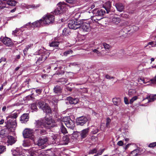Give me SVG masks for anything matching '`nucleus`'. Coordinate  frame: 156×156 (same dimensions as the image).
<instances>
[{
    "label": "nucleus",
    "instance_id": "obj_1",
    "mask_svg": "<svg viewBox=\"0 0 156 156\" xmlns=\"http://www.w3.org/2000/svg\"><path fill=\"white\" fill-rule=\"evenodd\" d=\"M90 12H85V15H88L89 17L91 18V20L93 22H97V21L100 20L102 18V16L105 13V11L103 9H95L92 12L93 14V16H92L91 15H90Z\"/></svg>",
    "mask_w": 156,
    "mask_h": 156
},
{
    "label": "nucleus",
    "instance_id": "obj_2",
    "mask_svg": "<svg viewBox=\"0 0 156 156\" xmlns=\"http://www.w3.org/2000/svg\"><path fill=\"white\" fill-rule=\"evenodd\" d=\"M36 127H39L43 126L44 128L49 129L55 126V123L53 122L51 117L48 118L47 117L43 119H40L36 121Z\"/></svg>",
    "mask_w": 156,
    "mask_h": 156
},
{
    "label": "nucleus",
    "instance_id": "obj_3",
    "mask_svg": "<svg viewBox=\"0 0 156 156\" xmlns=\"http://www.w3.org/2000/svg\"><path fill=\"white\" fill-rule=\"evenodd\" d=\"M50 53L46 49L43 48H41L34 54V55H40L41 57H38V59L37 61V62H40V61H44L48 58Z\"/></svg>",
    "mask_w": 156,
    "mask_h": 156
},
{
    "label": "nucleus",
    "instance_id": "obj_4",
    "mask_svg": "<svg viewBox=\"0 0 156 156\" xmlns=\"http://www.w3.org/2000/svg\"><path fill=\"white\" fill-rule=\"evenodd\" d=\"M57 7L54 11L55 14H61L66 12L69 7V5L64 2H60L57 5Z\"/></svg>",
    "mask_w": 156,
    "mask_h": 156
},
{
    "label": "nucleus",
    "instance_id": "obj_5",
    "mask_svg": "<svg viewBox=\"0 0 156 156\" xmlns=\"http://www.w3.org/2000/svg\"><path fill=\"white\" fill-rule=\"evenodd\" d=\"M12 156H27L30 151L23 149L21 147H17L12 150Z\"/></svg>",
    "mask_w": 156,
    "mask_h": 156
},
{
    "label": "nucleus",
    "instance_id": "obj_6",
    "mask_svg": "<svg viewBox=\"0 0 156 156\" xmlns=\"http://www.w3.org/2000/svg\"><path fill=\"white\" fill-rule=\"evenodd\" d=\"M51 137L52 138V139L53 140V141H52V144H56L59 145V144H61V145H66L69 142V138L68 136H63L62 139L60 141L58 144V142L57 143H56V141L57 140V135L56 134L54 133L52 134L51 136Z\"/></svg>",
    "mask_w": 156,
    "mask_h": 156
},
{
    "label": "nucleus",
    "instance_id": "obj_7",
    "mask_svg": "<svg viewBox=\"0 0 156 156\" xmlns=\"http://www.w3.org/2000/svg\"><path fill=\"white\" fill-rule=\"evenodd\" d=\"M44 26L49 25L54 23L55 20L54 16L51 14H48L44 15L42 18Z\"/></svg>",
    "mask_w": 156,
    "mask_h": 156
},
{
    "label": "nucleus",
    "instance_id": "obj_8",
    "mask_svg": "<svg viewBox=\"0 0 156 156\" xmlns=\"http://www.w3.org/2000/svg\"><path fill=\"white\" fill-rule=\"evenodd\" d=\"M61 121L68 128L73 129L74 128V121L71 120L69 116H65L61 118Z\"/></svg>",
    "mask_w": 156,
    "mask_h": 156
},
{
    "label": "nucleus",
    "instance_id": "obj_9",
    "mask_svg": "<svg viewBox=\"0 0 156 156\" xmlns=\"http://www.w3.org/2000/svg\"><path fill=\"white\" fill-rule=\"evenodd\" d=\"M5 126L10 132L13 131L17 126V123L15 119H9L5 122Z\"/></svg>",
    "mask_w": 156,
    "mask_h": 156
},
{
    "label": "nucleus",
    "instance_id": "obj_10",
    "mask_svg": "<svg viewBox=\"0 0 156 156\" xmlns=\"http://www.w3.org/2000/svg\"><path fill=\"white\" fill-rule=\"evenodd\" d=\"M39 107L41 109L47 114H51V110L48 105L42 100H40L38 102Z\"/></svg>",
    "mask_w": 156,
    "mask_h": 156
},
{
    "label": "nucleus",
    "instance_id": "obj_11",
    "mask_svg": "<svg viewBox=\"0 0 156 156\" xmlns=\"http://www.w3.org/2000/svg\"><path fill=\"white\" fill-rule=\"evenodd\" d=\"M82 23V20H72L69 21L68 26L70 29L76 30L80 28Z\"/></svg>",
    "mask_w": 156,
    "mask_h": 156
},
{
    "label": "nucleus",
    "instance_id": "obj_12",
    "mask_svg": "<svg viewBox=\"0 0 156 156\" xmlns=\"http://www.w3.org/2000/svg\"><path fill=\"white\" fill-rule=\"evenodd\" d=\"M34 131L33 129L26 128L23 132V137L24 138H29L31 140H34Z\"/></svg>",
    "mask_w": 156,
    "mask_h": 156
},
{
    "label": "nucleus",
    "instance_id": "obj_13",
    "mask_svg": "<svg viewBox=\"0 0 156 156\" xmlns=\"http://www.w3.org/2000/svg\"><path fill=\"white\" fill-rule=\"evenodd\" d=\"M22 32L20 30L16 29L14 31H13L12 34L14 36H18L16 39L17 44H20L23 41L24 38L22 34Z\"/></svg>",
    "mask_w": 156,
    "mask_h": 156
},
{
    "label": "nucleus",
    "instance_id": "obj_14",
    "mask_svg": "<svg viewBox=\"0 0 156 156\" xmlns=\"http://www.w3.org/2000/svg\"><path fill=\"white\" fill-rule=\"evenodd\" d=\"M28 151H30V152L27 156H44V153L40 150L36 149L34 147L28 150Z\"/></svg>",
    "mask_w": 156,
    "mask_h": 156
},
{
    "label": "nucleus",
    "instance_id": "obj_15",
    "mask_svg": "<svg viewBox=\"0 0 156 156\" xmlns=\"http://www.w3.org/2000/svg\"><path fill=\"white\" fill-rule=\"evenodd\" d=\"M20 6L21 8L24 9H35L39 8L40 6V4H31L28 5V4L23 3L21 4Z\"/></svg>",
    "mask_w": 156,
    "mask_h": 156
},
{
    "label": "nucleus",
    "instance_id": "obj_16",
    "mask_svg": "<svg viewBox=\"0 0 156 156\" xmlns=\"http://www.w3.org/2000/svg\"><path fill=\"white\" fill-rule=\"evenodd\" d=\"M48 140V138L47 137H43L40 138L37 142V145L41 147L42 149L44 148L46 146V143Z\"/></svg>",
    "mask_w": 156,
    "mask_h": 156
},
{
    "label": "nucleus",
    "instance_id": "obj_17",
    "mask_svg": "<svg viewBox=\"0 0 156 156\" xmlns=\"http://www.w3.org/2000/svg\"><path fill=\"white\" fill-rule=\"evenodd\" d=\"M90 21H87V22H83L82 20V24L80 27L83 31L86 32L89 31L90 30V26L89 22Z\"/></svg>",
    "mask_w": 156,
    "mask_h": 156
},
{
    "label": "nucleus",
    "instance_id": "obj_18",
    "mask_svg": "<svg viewBox=\"0 0 156 156\" xmlns=\"http://www.w3.org/2000/svg\"><path fill=\"white\" fill-rule=\"evenodd\" d=\"M87 121V118L84 116H82L77 118L76 123L77 125L83 126Z\"/></svg>",
    "mask_w": 156,
    "mask_h": 156
},
{
    "label": "nucleus",
    "instance_id": "obj_19",
    "mask_svg": "<svg viewBox=\"0 0 156 156\" xmlns=\"http://www.w3.org/2000/svg\"><path fill=\"white\" fill-rule=\"evenodd\" d=\"M32 25H33V28L35 27H39L41 26H44V25H43V21L42 18L39 20H37L32 23Z\"/></svg>",
    "mask_w": 156,
    "mask_h": 156
},
{
    "label": "nucleus",
    "instance_id": "obj_20",
    "mask_svg": "<svg viewBox=\"0 0 156 156\" xmlns=\"http://www.w3.org/2000/svg\"><path fill=\"white\" fill-rule=\"evenodd\" d=\"M3 43L6 46L10 47L12 45L11 40L9 38L5 37L2 40Z\"/></svg>",
    "mask_w": 156,
    "mask_h": 156
},
{
    "label": "nucleus",
    "instance_id": "obj_21",
    "mask_svg": "<svg viewBox=\"0 0 156 156\" xmlns=\"http://www.w3.org/2000/svg\"><path fill=\"white\" fill-rule=\"evenodd\" d=\"M89 130L90 128H88L83 129L80 133L81 139L85 138L87 136L88 134Z\"/></svg>",
    "mask_w": 156,
    "mask_h": 156
},
{
    "label": "nucleus",
    "instance_id": "obj_22",
    "mask_svg": "<svg viewBox=\"0 0 156 156\" xmlns=\"http://www.w3.org/2000/svg\"><path fill=\"white\" fill-rule=\"evenodd\" d=\"M6 128L2 129L0 130V136L2 138H4L7 136L8 134L11 132Z\"/></svg>",
    "mask_w": 156,
    "mask_h": 156
},
{
    "label": "nucleus",
    "instance_id": "obj_23",
    "mask_svg": "<svg viewBox=\"0 0 156 156\" xmlns=\"http://www.w3.org/2000/svg\"><path fill=\"white\" fill-rule=\"evenodd\" d=\"M7 142L8 145H12L14 144L16 141V140L12 136H7Z\"/></svg>",
    "mask_w": 156,
    "mask_h": 156
},
{
    "label": "nucleus",
    "instance_id": "obj_24",
    "mask_svg": "<svg viewBox=\"0 0 156 156\" xmlns=\"http://www.w3.org/2000/svg\"><path fill=\"white\" fill-rule=\"evenodd\" d=\"M29 116L28 114H24L20 117V120L22 123H25L28 121Z\"/></svg>",
    "mask_w": 156,
    "mask_h": 156
},
{
    "label": "nucleus",
    "instance_id": "obj_25",
    "mask_svg": "<svg viewBox=\"0 0 156 156\" xmlns=\"http://www.w3.org/2000/svg\"><path fill=\"white\" fill-rule=\"evenodd\" d=\"M146 99H148V103L153 101L156 99V94L154 95H148L145 98H144L142 101Z\"/></svg>",
    "mask_w": 156,
    "mask_h": 156
},
{
    "label": "nucleus",
    "instance_id": "obj_26",
    "mask_svg": "<svg viewBox=\"0 0 156 156\" xmlns=\"http://www.w3.org/2000/svg\"><path fill=\"white\" fill-rule=\"evenodd\" d=\"M67 100L69 101V103L71 104H77L79 101L77 98H73L69 97L67 98Z\"/></svg>",
    "mask_w": 156,
    "mask_h": 156
},
{
    "label": "nucleus",
    "instance_id": "obj_27",
    "mask_svg": "<svg viewBox=\"0 0 156 156\" xmlns=\"http://www.w3.org/2000/svg\"><path fill=\"white\" fill-rule=\"evenodd\" d=\"M4 2H5L7 5L13 6H15L16 3V1L14 0H3ZM7 7L6 6V7Z\"/></svg>",
    "mask_w": 156,
    "mask_h": 156
},
{
    "label": "nucleus",
    "instance_id": "obj_28",
    "mask_svg": "<svg viewBox=\"0 0 156 156\" xmlns=\"http://www.w3.org/2000/svg\"><path fill=\"white\" fill-rule=\"evenodd\" d=\"M111 6V3L109 2H107L105 4L103 5V7L105 9L107 13H108L110 10V8Z\"/></svg>",
    "mask_w": 156,
    "mask_h": 156
},
{
    "label": "nucleus",
    "instance_id": "obj_29",
    "mask_svg": "<svg viewBox=\"0 0 156 156\" xmlns=\"http://www.w3.org/2000/svg\"><path fill=\"white\" fill-rule=\"evenodd\" d=\"M115 6L117 10L120 12L122 11L124 9V6L122 3H116L115 4Z\"/></svg>",
    "mask_w": 156,
    "mask_h": 156
},
{
    "label": "nucleus",
    "instance_id": "obj_30",
    "mask_svg": "<svg viewBox=\"0 0 156 156\" xmlns=\"http://www.w3.org/2000/svg\"><path fill=\"white\" fill-rule=\"evenodd\" d=\"M112 102L114 104L117 106H118L121 103V99L119 98H114L112 99Z\"/></svg>",
    "mask_w": 156,
    "mask_h": 156
},
{
    "label": "nucleus",
    "instance_id": "obj_31",
    "mask_svg": "<svg viewBox=\"0 0 156 156\" xmlns=\"http://www.w3.org/2000/svg\"><path fill=\"white\" fill-rule=\"evenodd\" d=\"M61 123L60 130L61 132L63 134H66L67 133V130L66 128L63 126V123L60 121Z\"/></svg>",
    "mask_w": 156,
    "mask_h": 156
},
{
    "label": "nucleus",
    "instance_id": "obj_32",
    "mask_svg": "<svg viewBox=\"0 0 156 156\" xmlns=\"http://www.w3.org/2000/svg\"><path fill=\"white\" fill-rule=\"evenodd\" d=\"M121 20V19L120 18L114 17L112 19V22L113 23L115 24H118L119 23Z\"/></svg>",
    "mask_w": 156,
    "mask_h": 156
},
{
    "label": "nucleus",
    "instance_id": "obj_33",
    "mask_svg": "<svg viewBox=\"0 0 156 156\" xmlns=\"http://www.w3.org/2000/svg\"><path fill=\"white\" fill-rule=\"evenodd\" d=\"M23 27L24 28H26L29 30H31L32 28H33L32 23H31L30 22H28L24 25L23 26Z\"/></svg>",
    "mask_w": 156,
    "mask_h": 156
},
{
    "label": "nucleus",
    "instance_id": "obj_34",
    "mask_svg": "<svg viewBox=\"0 0 156 156\" xmlns=\"http://www.w3.org/2000/svg\"><path fill=\"white\" fill-rule=\"evenodd\" d=\"M70 32L69 28H65L63 30L62 34L64 36H67L70 34Z\"/></svg>",
    "mask_w": 156,
    "mask_h": 156
},
{
    "label": "nucleus",
    "instance_id": "obj_35",
    "mask_svg": "<svg viewBox=\"0 0 156 156\" xmlns=\"http://www.w3.org/2000/svg\"><path fill=\"white\" fill-rule=\"evenodd\" d=\"M81 14L80 12H74L72 14V16L73 17L75 20H77L80 16Z\"/></svg>",
    "mask_w": 156,
    "mask_h": 156
},
{
    "label": "nucleus",
    "instance_id": "obj_36",
    "mask_svg": "<svg viewBox=\"0 0 156 156\" xmlns=\"http://www.w3.org/2000/svg\"><path fill=\"white\" fill-rule=\"evenodd\" d=\"M33 44H30L27 45L23 50V53L24 55H26L28 49L31 48L33 47Z\"/></svg>",
    "mask_w": 156,
    "mask_h": 156
},
{
    "label": "nucleus",
    "instance_id": "obj_37",
    "mask_svg": "<svg viewBox=\"0 0 156 156\" xmlns=\"http://www.w3.org/2000/svg\"><path fill=\"white\" fill-rule=\"evenodd\" d=\"M80 135L79 132L77 131L74 132L72 135V138L73 139H77Z\"/></svg>",
    "mask_w": 156,
    "mask_h": 156
},
{
    "label": "nucleus",
    "instance_id": "obj_38",
    "mask_svg": "<svg viewBox=\"0 0 156 156\" xmlns=\"http://www.w3.org/2000/svg\"><path fill=\"white\" fill-rule=\"evenodd\" d=\"M36 128H38L39 129H36L35 130H38L39 131L40 130V133L41 135H44L46 133V131L43 129V127H44V126H40L39 127H36Z\"/></svg>",
    "mask_w": 156,
    "mask_h": 156
},
{
    "label": "nucleus",
    "instance_id": "obj_39",
    "mask_svg": "<svg viewBox=\"0 0 156 156\" xmlns=\"http://www.w3.org/2000/svg\"><path fill=\"white\" fill-rule=\"evenodd\" d=\"M54 90L55 93L59 94L61 91L62 88L60 86H57L54 87Z\"/></svg>",
    "mask_w": 156,
    "mask_h": 156
},
{
    "label": "nucleus",
    "instance_id": "obj_40",
    "mask_svg": "<svg viewBox=\"0 0 156 156\" xmlns=\"http://www.w3.org/2000/svg\"><path fill=\"white\" fill-rule=\"evenodd\" d=\"M17 116V113H14L7 116L6 117V119H8L9 118H11V119H15Z\"/></svg>",
    "mask_w": 156,
    "mask_h": 156
},
{
    "label": "nucleus",
    "instance_id": "obj_41",
    "mask_svg": "<svg viewBox=\"0 0 156 156\" xmlns=\"http://www.w3.org/2000/svg\"><path fill=\"white\" fill-rule=\"evenodd\" d=\"M138 82L139 83L141 84L143 83L146 84L148 82L146 81L142 77H139L138 78Z\"/></svg>",
    "mask_w": 156,
    "mask_h": 156
},
{
    "label": "nucleus",
    "instance_id": "obj_42",
    "mask_svg": "<svg viewBox=\"0 0 156 156\" xmlns=\"http://www.w3.org/2000/svg\"><path fill=\"white\" fill-rule=\"evenodd\" d=\"M139 151L138 149H136L131 152L130 156H136L139 153Z\"/></svg>",
    "mask_w": 156,
    "mask_h": 156
},
{
    "label": "nucleus",
    "instance_id": "obj_43",
    "mask_svg": "<svg viewBox=\"0 0 156 156\" xmlns=\"http://www.w3.org/2000/svg\"><path fill=\"white\" fill-rule=\"evenodd\" d=\"M73 53V51L71 49H69V50L68 51H66L65 52H64V53L63 54V55H62L61 54H60V55H62V56H66L72 54Z\"/></svg>",
    "mask_w": 156,
    "mask_h": 156
},
{
    "label": "nucleus",
    "instance_id": "obj_44",
    "mask_svg": "<svg viewBox=\"0 0 156 156\" xmlns=\"http://www.w3.org/2000/svg\"><path fill=\"white\" fill-rule=\"evenodd\" d=\"M51 99L52 100V101L57 103L58 101L59 98L58 95H55L52 96L51 97Z\"/></svg>",
    "mask_w": 156,
    "mask_h": 156
},
{
    "label": "nucleus",
    "instance_id": "obj_45",
    "mask_svg": "<svg viewBox=\"0 0 156 156\" xmlns=\"http://www.w3.org/2000/svg\"><path fill=\"white\" fill-rule=\"evenodd\" d=\"M5 7H6L5 2H4L3 0V1L0 0V9Z\"/></svg>",
    "mask_w": 156,
    "mask_h": 156
},
{
    "label": "nucleus",
    "instance_id": "obj_46",
    "mask_svg": "<svg viewBox=\"0 0 156 156\" xmlns=\"http://www.w3.org/2000/svg\"><path fill=\"white\" fill-rule=\"evenodd\" d=\"M59 43L58 42L53 41L50 43V46L52 47H57Z\"/></svg>",
    "mask_w": 156,
    "mask_h": 156
},
{
    "label": "nucleus",
    "instance_id": "obj_47",
    "mask_svg": "<svg viewBox=\"0 0 156 156\" xmlns=\"http://www.w3.org/2000/svg\"><path fill=\"white\" fill-rule=\"evenodd\" d=\"M31 109L32 110V112L36 111H37V107L36 104L35 103L32 104L31 105Z\"/></svg>",
    "mask_w": 156,
    "mask_h": 156
},
{
    "label": "nucleus",
    "instance_id": "obj_48",
    "mask_svg": "<svg viewBox=\"0 0 156 156\" xmlns=\"http://www.w3.org/2000/svg\"><path fill=\"white\" fill-rule=\"evenodd\" d=\"M138 99L137 96H134L130 100L129 103L131 104H133V102L136 100Z\"/></svg>",
    "mask_w": 156,
    "mask_h": 156
},
{
    "label": "nucleus",
    "instance_id": "obj_49",
    "mask_svg": "<svg viewBox=\"0 0 156 156\" xmlns=\"http://www.w3.org/2000/svg\"><path fill=\"white\" fill-rule=\"evenodd\" d=\"M6 150L5 147L3 146H0V154L2 153Z\"/></svg>",
    "mask_w": 156,
    "mask_h": 156
},
{
    "label": "nucleus",
    "instance_id": "obj_50",
    "mask_svg": "<svg viewBox=\"0 0 156 156\" xmlns=\"http://www.w3.org/2000/svg\"><path fill=\"white\" fill-rule=\"evenodd\" d=\"M136 91L135 90L130 89L129 90V96H132L135 94Z\"/></svg>",
    "mask_w": 156,
    "mask_h": 156
},
{
    "label": "nucleus",
    "instance_id": "obj_51",
    "mask_svg": "<svg viewBox=\"0 0 156 156\" xmlns=\"http://www.w3.org/2000/svg\"><path fill=\"white\" fill-rule=\"evenodd\" d=\"M33 90L34 91H35L36 93L37 94H40L41 93L42 91V90L40 88L37 89H35V88H33Z\"/></svg>",
    "mask_w": 156,
    "mask_h": 156
},
{
    "label": "nucleus",
    "instance_id": "obj_52",
    "mask_svg": "<svg viewBox=\"0 0 156 156\" xmlns=\"http://www.w3.org/2000/svg\"><path fill=\"white\" fill-rule=\"evenodd\" d=\"M23 145L24 147H27L30 145V144L28 140H25L23 143Z\"/></svg>",
    "mask_w": 156,
    "mask_h": 156
},
{
    "label": "nucleus",
    "instance_id": "obj_53",
    "mask_svg": "<svg viewBox=\"0 0 156 156\" xmlns=\"http://www.w3.org/2000/svg\"><path fill=\"white\" fill-rule=\"evenodd\" d=\"M98 48L93 50V52L97 54V55L100 56V52L98 50Z\"/></svg>",
    "mask_w": 156,
    "mask_h": 156
},
{
    "label": "nucleus",
    "instance_id": "obj_54",
    "mask_svg": "<svg viewBox=\"0 0 156 156\" xmlns=\"http://www.w3.org/2000/svg\"><path fill=\"white\" fill-rule=\"evenodd\" d=\"M111 119L109 118H107L106 119V126L107 127H109L110 123L111 122Z\"/></svg>",
    "mask_w": 156,
    "mask_h": 156
},
{
    "label": "nucleus",
    "instance_id": "obj_55",
    "mask_svg": "<svg viewBox=\"0 0 156 156\" xmlns=\"http://www.w3.org/2000/svg\"><path fill=\"white\" fill-rule=\"evenodd\" d=\"M103 45L105 49H108L110 47L109 45L105 43H103Z\"/></svg>",
    "mask_w": 156,
    "mask_h": 156
},
{
    "label": "nucleus",
    "instance_id": "obj_56",
    "mask_svg": "<svg viewBox=\"0 0 156 156\" xmlns=\"http://www.w3.org/2000/svg\"><path fill=\"white\" fill-rule=\"evenodd\" d=\"M104 151V149H100V150H99L98 151V152L97 154L95 155V156H96L101 155L102 154V153Z\"/></svg>",
    "mask_w": 156,
    "mask_h": 156
},
{
    "label": "nucleus",
    "instance_id": "obj_57",
    "mask_svg": "<svg viewBox=\"0 0 156 156\" xmlns=\"http://www.w3.org/2000/svg\"><path fill=\"white\" fill-rule=\"evenodd\" d=\"M156 146V142L150 143L148 146L150 147H153Z\"/></svg>",
    "mask_w": 156,
    "mask_h": 156
},
{
    "label": "nucleus",
    "instance_id": "obj_58",
    "mask_svg": "<svg viewBox=\"0 0 156 156\" xmlns=\"http://www.w3.org/2000/svg\"><path fill=\"white\" fill-rule=\"evenodd\" d=\"M151 83L153 84H155L156 83V76L151 80Z\"/></svg>",
    "mask_w": 156,
    "mask_h": 156
},
{
    "label": "nucleus",
    "instance_id": "obj_59",
    "mask_svg": "<svg viewBox=\"0 0 156 156\" xmlns=\"http://www.w3.org/2000/svg\"><path fill=\"white\" fill-rule=\"evenodd\" d=\"M124 101L126 104L128 105L129 103V102L128 98L126 97L124 98Z\"/></svg>",
    "mask_w": 156,
    "mask_h": 156
},
{
    "label": "nucleus",
    "instance_id": "obj_60",
    "mask_svg": "<svg viewBox=\"0 0 156 156\" xmlns=\"http://www.w3.org/2000/svg\"><path fill=\"white\" fill-rule=\"evenodd\" d=\"M67 80L65 79H62L60 81L62 84H64L67 82Z\"/></svg>",
    "mask_w": 156,
    "mask_h": 156
},
{
    "label": "nucleus",
    "instance_id": "obj_61",
    "mask_svg": "<svg viewBox=\"0 0 156 156\" xmlns=\"http://www.w3.org/2000/svg\"><path fill=\"white\" fill-rule=\"evenodd\" d=\"M56 65V64H54L53 65H52L51 66H49L48 69H50L51 67H55L54 68V70H55L57 69V67L55 66Z\"/></svg>",
    "mask_w": 156,
    "mask_h": 156
},
{
    "label": "nucleus",
    "instance_id": "obj_62",
    "mask_svg": "<svg viewBox=\"0 0 156 156\" xmlns=\"http://www.w3.org/2000/svg\"><path fill=\"white\" fill-rule=\"evenodd\" d=\"M98 4L97 2H95L91 6V9H93L94 8L95 6L96 7H98L97 6V4Z\"/></svg>",
    "mask_w": 156,
    "mask_h": 156
},
{
    "label": "nucleus",
    "instance_id": "obj_63",
    "mask_svg": "<svg viewBox=\"0 0 156 156\" xmlns=\"http://www.w3.org/2000/svg\"><path fill=\"white\" fill-rule=\"evenodd\" d=\"M98 130L97 128H95V129H93V130L92 131V132L94 134H95L98 133Z\"/></svg>",
    "mask_w": 156,
    "mask_h": 156
},
{
    "label": "nucleus",
    "instance_id": "obj_64",
    "mask_svg": "<svg viewBox=\"0 0 156 156\" xmlns=\"http://www.w3.org/2000/svg\"><path fill=\"white\" fill-rule=\"evenodd\" d=\"M123 144V143L122 140L119 141L117 143V145L119 146H122Z\"/></svg>",
    "mask_w": 156,
    "mask_h": 156
}]
</instances>
